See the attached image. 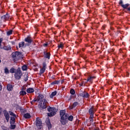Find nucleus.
I'll return each mask as SVG.
<instances>
[{"label": "nucleus", "mask_w": 130, "mask_h": 130, "mask_svg": "<svg viewBox=\"0 0 130 130\" xmlns=\"http://www.w3.org/2000/svg\"><path fill=\"white\" fill-rule=\"evenodd\" d=\"M78 105H79V103H78V102H74L72 105L70 106V109H73L76 106H78Z\"/></svg>", "instance_id": "2eb2a0df"}, {"label": "nucleus", "mask_w": 130, "mask_h": 130, "mask_svg": "<svg viewBox=\"0 0 130 130\" xmlns=\"http://www.w3.org/2000/svg\"><path fill=\"white\" fill-rule=\"evenodd\" d=\"M3 88L2 86V84L0 83V91H2V89Z\"/></svg>", "instance_id": "a19ab883"}, {"label": "nucleus", "mask_w": 130, "mask_h": 130, "mask_svg": "<svg viewBox=\"0 0 130 130\" xmlns=\"http://www.w3.org/2000/svg\"><path fill=\"white\" fill-rule=\"evenodd\" d=\"M11 127L10 128H11V129H15V128H16V125H13L12 124H11Z\"/></svg>", "instance_id": "4c0bfd02"}, {"label": "nucleus", "mask_w": 130, "mask_h": 130, "mask_svg": "<svg viewBox=\"0 0 130 130\" xmlns=\"http://www.w3.org/2000/svg\"><path fill=\"white\" fill-rule=\"evenodd\" d=\"M60 116V122L62 125H66V124L70 121H73L74 116L70 115L69 116V114L66 113V110H60L59 112Z\"/></svg>", "instance_id": "f257e3e1"}, {"label": "nucleus", "mask_w": 130, "mask_h": 130, "mask_svg": "<svg viewBox=\"0 0 130 130\" xmlns=\"http://www.w3.org/2000/svg\"><path fill=\"white\" fill-rule=\"evenodd\" d=\"M4 41V39L3 38H0V48H2V46L3 45H2V42Z\"/></svg>", "instance_id": "e433bc0d"}, {"label": "nucleus", "mask_w": 130, "mask_h": 130, "mask_svg": "<svg viewBox=\"0 0 130 130\" xmlns=\"http://www.w3.org/2000/svg\"><path fill=\"white\" fill-rule=\"evenodd\" d=\"M119 4L123 9H126L129 6V4H123V2H122V0H120L119 2Z\"/></svg>", "instance_id": "9d476101"}, {"label": "nucleus", "mask_w": 130, "mask_h": 130, "mask_svg": "<svg viewBox=\"0 0 130 130\" xmlns=\"http://www.w3.org/2000/svg\"><path fill=\"white\" fill-rule=\"evenodd\" d=\"M26 92L28 94H31V93H34V88H28L26 89Z\"/></svg>", "instance_id": "f3484780"}, {"label": "nucleus", "mask_w": 130, "mask_h": 130, "mask_svg": "<svg viewBox=\"0 0 130 130\" xmlns=\"http://www.w3.org/2000/svg\"><path fill=\"white\" fill-rule=\"evenodd\" d=\"M45 70H46V63L45 62H43V67L41 69L40 71V75H42V74H44Z\"/></svg>", "instance_id": "9b49d317"}, {"label": "nucleus", "mask_w": 130, "mask_h": 130, "mask_svg": "<svg viewBox=\"0 0 130 130\" xmlns=\"http://www.w3.org/2000/svg\"><path fill=\"white\" fill-rule=\"evenodd\" d=\"M24 45H25V42H21L19 43V48H22V47H24Z\"/></svg>", "instance_id": "a878e982"}, {"label": "nucleus", "mask_w": 130, "mask_h": 130, "mask_svg": "<svg viewBox=\"0 0 130 130\" xmlns=\"http://www.w3.org/2000/svg\"><path fill=\"white\" fill-rule=\"evenodd\" d=\"M15 71H16V69H15V68H11V69L10 70V72L11 74H14V73H15Z\"/></svg>", "instance_id": "f704fd0d"}, {"label": "nucleus", "mask_w": 130, "mask_h": 130, "mask_svg": "<svg viewBox=\"0 0 130 130\" xmlns=\"http://www.w3.org/2000/svg\"><path fill=\"white\" fill-rule=\"evenodd\" d=\"M46 122V124L48 126V128L49 129H50V128H51V127H52V125H51V123H50V121L49 120V119L47 120Z\"/></svg>", "instance_id": "6ab92c4d"}, {"label": "nucleus", "mask_w": 130, "mask_h": 130, "mask_svg": "<svg viewBox=\"0 0 130 130\" xmlns=\"http://www.w3.org/2000/svg\"><path fill=\"white\" fill-rule=\"evenodd\" d=\"M23 117L26 119L30 118L31 117V115H30L29 113H27L23 115Z\"/></svg>", "instance_id": "5701e85b"}, {"label": "nucleus", "mask_w": 130, "mask_h": 130, "mask_svg": "<svg viewBox=\"0 0 130 130\" xmlns=\"http://www.w3.org/2000/svg\"><path fill=\"white\" fill-rule=\"evenodd\" d=\"M24 41L29 44H31L32 43V38L31 37H27L25 39Z\"/></svg>", "instance_id": "4468645a"}, {"label": "nucleus", "mask_w": 130, "mask_h": 130, "mask_svg": "<svg viewBox=\"0 0 130 130\" xmlns=\"http://www.w3.org/2000/svg\"><path fill=\"white\" fill-rule=\"evenodd\" d=\"M4 114L7 122H9V120L10 119V115H9V113H8V111H7V110H4Z\"/></svg>", "instance_id": "f8f14e48"}, {"label": "nucleus", "mask_w": 130, "mask_h": 130, "mask_svg": "<svg viewBox=\"0 0 130 130\" xmlns=\"http://www.w3.org/2000/svg\"><path fill=\"white\" fill-rule=\"evenodd\" d=\"M48 45V44L47 43L43 44V46H44V47H47Z\"/></svg>", "instance_id": "ea45409f"}, {"label": "nucleus", "mask_w": 130, "mask_h": 130, "mask_svg": "<svg viewBox=\"0 0 130 130\" xmlns=\"http://www.w3.org/2000/svg\"><path fill=\"white\" fill-rule=\"evenodd\" d=\"M58 84H59V81H57V80H56V81H55L54 82H52L51 83V85H58Z\"/></svg>", "instance_id": "cd10ccee"}, {"label": "nucleus", "mask_w": 130, "mask_h": 130, "mask_svg": "<svg viewBox=\"0 0 130 130\" xmlns=\"http://www.w3.org/2000/svg\"><path fill=\"white\" fill-rule=\"evenodd\" d=\"M83 51H84L85 49H82Z\"/></svg>", "instance_id": "c03bdc74"}, {"label": "nucleus", "mask_w": 130, "mask_h": 130, "mask_svg": "<svg viewBox=\"0 0 130 130\" xmlns=\"http://www.w3.org/2000/svg\"><path fill=\"white\" fill-rule=\"evenodd\" d=\"M16 117H11L10 118V123L11 124H14L16 121Z\"/></svg>", "instance_id": "a211bd4d"}, {"label": "nucleus", "mask_w": 130, "mask_h": 130, "mask_svg": "<svg viewBox=\"0 0 130 130\" xmlns=\"http://www.w3.org/2000/svg\"><path fill=\"white\" fill-rule=\"evenodd\" d=\"M4 72H5V74H10V71H9V69H8V68H5Z\"/></svg>", "instance_id": "c85d7f7f"}, {"label": "nucleus", "mask_w": 130, "mask_h": 130, "mask_svg": "<svg viewBox=\"0 0 130 130\" xmlns=\"http://www.w3.org/2000/svg\"><path fill=\"white\" fill-rule=\"evenodd\" d=\"M56 94H57V92H56V91H53V92H52V93L50 95V98H52V99L53 98V97H54V96H55Z\"/></svg>", "instance_id": "b1692460"}, {"label": "nucleus", "mask_w": 130, "mask_h": 130, "mask_svg": "<svg viewBox=\"0 0 130 130\" xmlns=\"http://www.w3.org/2000/svg\"><path fill=\"white\" fill-rule=\"evenodd\" d=\"M76 79H77V78H75V80H76Z\"/></svg>", "instance_id": "de8ad7c7"}, {"label": "nucleus", "mask_w": 130, "mask_h": 130, "mask_svg": "<svg viewBox=\"0 0 130 130\" xmlns=\"http://www.w3.org/2000/svg\"><path fill=\"white\" fill-rule=\"evenodd\" d=\"M12 57L14 58L15 60H19V59H22L23 58V54L20 52H15L12 54Z\"/></svg>", "instance_id": "7ed1b4c3"}, {"label": "nucleus", "mask_w": 130, "mask_h": 130, "mask_svg": "<svg viewBox=\"0 0 130 130\" xmlns=\"http://www.w3.org/2000/svg\"><path fill=\"white\" fill-rule=\"evenodd\" d=\"M2 127L4 128V129H6V128L5 126H2Z\"/></svg>", "instance_id": "79ce46f5"}, {"label": "nucleus", "mask_w": 130, "mask_h": 130, "mask_svg": "<svg viewBox=\"0 0 130 130\" xmlns=\"http://www.w3.org/2000/svg\"><path fill=\"white\" fill-rule=\"evenodd\" d=\"M14 77L17 80H20V79H21V77H22V71H21V68H18L17 72L14 75Z\"/></svg>", "instance_id": "423d86ee"}, {"label": "nucleus", "mask_w": 130, "mask_h": 130, "mask_svg": "<svg viewBox=\"0 0 130 130\" xmlns=\"http://www.w3.org/2000/svg\"><path fill=\"white\" fill-rule=\"evenodd\" d=\"M94 130H99V128H96L94 129Z\"/></svg>", "instance_id": "37998d69"}, {"label": "nucleus", "mask_w": 130, "mask_h": 130, "mask_svg": "<svg viewBox=\"0 0 130 130\" xmlns=\"http://www.w3.org/2000/svg\"><path fill=\"white\" fill-rule=\"evenodd\" d=\"M25 90H26V86H23L22 88L21 91H25Z\"/></svg>", "instance_id": "58836bf2"}, {"label": "nucleus", "mask_w": 130, "mask_h": 130, "mask_svg": "<svg viewBox=\"0 0 130 130\" xmlns=\"http://www.w3.org/2000/svg\"><path fill=\"white\" fill-rule=\"evenodd\" d=\"M2 19L4 21L9 20V15L6 14L2 17Z\"/></svg>", "instance_id": "4be33fe9"}, {"label": "nucleus", "mask_w": 130, "mask_h": 130, "mask_svg": "<svg viewBox=\"0 0 130 130\" xmlns=\"http://www.w3.org/2000/svg\"><path fill=\"white\" fill-rule=\"evenodd\" d=\"M1 62H2V60H1V59H0V63H1Z\"/></svg>", "instance_id": "a18cd8bd"}, {"label": "nucleus", "mask_w": 130, "mask_h": 130, "mask_svg": "<svg viewBox=\"0 0 130 130\" xmlns=\"http://www.w3.org/2000/svg\"><path fill=\"white\" fill-rule=\"evenodd\" d=\"M14 88V86L10 84L7 85V90L8 91H12Z\"/></svg>", "instance_id": "412c9836"}, {"label": "nucleus", "mask_w": 130, "mask_h": 130, "mask_svg": "<svg viewBox=\"0 0 130 130\" xmlns=\"http://www.w3.org/2000/svg\"><path fill=\"white\" fill-rule=\"evenodd\" d=\"M81 86H83V83H81Z\"/></svg>", "instance_id": "49530a36"}, {"label": "nucleus", "mask_w": 130, "mask_h": 130, "mask_svg": "<svg viewBox=\"0 0 130 130\" xmlns=\"http://www.w3.org/2000/svg\"><path fill=\"white\" fill-rule=\"evenodd\" d=\"M2 48H0L1 49H4V50H10L11 49L10 47H8L7 46H1Z\"/></svg>", "instance_id": "aec40b11"}, {"label": "nucleus", "mask_w": 130, "mask_h": 130, "mask_svg": "<svg viewBox=\"0 0 130 130\" xmlns=\"http://www.w3.org/2000/svg\"><path fill=\"white\" fill-rule=\"evenodd\" d=\"M97 110L96 109H95L94 106H92L89 110L88 112L89 115H93L94 116V114L95 112H96V111Z\"/></svg>", "instance_id": "1a4fd4ad"}, {"label": "nucleus", "mask_w": 130, "mask_h": 130, "mask_svg": "<svg viewBox=\"0 0 130 130\" xmlns=\"http://www.w3.org/2000/svg\"><path fill=\"white\" fill-rule=\"evenodd\" d=\"M48 111H49V113H48V116L51 117L52 116H54L56 114V112H57V110L55 109V108H49L48 109Z\"/></svg>", "instance_id": "20e7f679"}, {"label": "nucleus", "mask_w": 130, "mask_h": 130, "mask_svg": "<svg viewBox=\"0 0 130 130\" xmlns=\"http://www.w3.org/2000/svg\"><path fill=\"white\" fill-rule=\"evenodd\" d=\"M22 71H27V66L24 65L22 67Z\"/></svg>", "instance_id": "c9c22d12"}, {"label": "nucleus", "mask_w": 130, "mask_h": 130, "mask_svg": "<svg viewBox=\"0 0 130 130\" xmlns=\"http://www.w3.org/2000/svg\"><path fill=\"white\" fill-rule=\"evenodd\" d=\"M45 57L49 59L50 58V53L47 52V51L44 52Z\"/></svg>", "instance_id": "dca6fc26"}, {"label": "nucleus", "mask_w": 130, "mask_h": 130, "mask_svg": "<svg viewBox=\"0 0 130 130\" xmlns=\"http://www.w3.org/2000/svg\"><path fill=\"white\" fill-rule=\"evenodd\" d=\"M19 94L21 96H24V95H26V94H27V92L24 90H21L20 91Z\"/></svg>", "instance_id": "bb28decb"}, {"label": "nucleus", "mask_w": 130, "mask_h": 130, "mask_svg": "<svg viewBox=\"0 0 130 130\" xmlns=\"http://www.w3.org/2000/svg\"><path fill=\"white\" fill-rule=\"evenodd\" d=\"M36 125L37 127L38 130L42 129V121L39 117H37L36 118Z\"/></svg>", "instance_id": "39448f33"}, {"label": "nucleus", "mask_w": 130, "mask_h": 130, "mask_svg": "<svg viewBox=\"0 0 130 130\" xmlns=\"http://www.w3.org/2000/svg\"><path fill=\"white\" fill-rule=\"evenodd\" d=\"M44 98V95H43V94H39V96L37 97V98L35 99L34 100H33L31 102V103H34L36 102V101H37V102H41V101H43V99Z\"/></svg>", "instance_id": "0eeeda50"}, {"label": "nucleus", "mask_w": 130, "mask_h": 130, "mask_svg": "<svg viewBox=\"0 0 130 130\" xmlns=\"http://www.w3.org/2000/svg\"><path fill=\"white\" fill-rule=\"evenodd\" d=\"M79 96L83 97V98H89V97H90V94L86 91H81L79 93Z\"/></svg>", "instance_id": "6e6552de"}, {"label": "nucleus", "mask_w": 130, "mask_h": 130, "mask_svg": "<svg viewBox=\"0 0 130 130\" xmlns=\"http://www.w3.org/2000/svg\"><path fill=\"white\" fill-rule=\"evenodd\" d=\"M12 34H13V30H10L7 32V35L8 36H10V35H12Z\"/></svg>", "instance_id": "7c9ffc66"}, {"label": "nucleus", "mask_w": 130, "mask_h": 130, "mask_svg": "<svg viewBox=\"0 0 130 130\" xmlns=\"http://www.w3.org/2000/svg\"><path fill=\"white\" fill-rule=\"evenodd\" d=\"M94 79H96V77L95 76H88L87 77V82H89L90 84L93 83V80Z\"/></svg>", "instance_id": "ddd939ff"}, {"label": "nucleus", "mask_w": 130, "mask_h": 130, "mask_svg": "<svg viewBox=\"0 0 130 130\" xmlns=\"http://www.w3.org/2000/svg\"><path fill=\"white\" fill-rule=\"evenodd\" d=\"M58 48H63V44L62 43H60V44L58 45Z\"/></svg>", "instance_id": "72a5a7b5"}, {"label": "nucleus", "mask_w": 130, "mask_h": 130, "mask_svg": "<svg viewBox=\"0 0 130 130\" xmlns=\"http://www.w3.org/2000/svg\"><path fill=\"white\" fill-rule=\"evenodd\" d=\"M9 113L11 116H13L12 117H17V115H16V114H14L13 112L10 111Z\"/></svg>", "instance_id": "c756f323"}, {"label": "nucleus", "mask_w": 130, "mask_h": 130, "mask_svg": "<svg viewBox=\"0 0 130 130\" xmlns=\"http://www.w3.org/2000/svg\"><path fill=\"white\" fill-rule=\"evenodd\" d=\"M24 81H25V82H27V81H28V74L24 75Z\"/></svg>", "instance_id": "473e14b6"}, {"label": "nucleus", "mask_w": 130, "mask_h": 130, "mask_svg": "<svg viewBox=\"0 0 130 130\" xmlns=\"http://www.w3.org/2000/svg\"><path fill=\"white\" fill-rule=\"evenodd\" d=\"M47 105H48V102L46 99H44L43 101L39 102V106L40 109H46Z\"/></svg>", "instance_id": "f03ea898"}, {"label": "nucleus", "mask_w": 130, "mask_h": 130, "mask_svg": "<svg viewBox=\"0 0 130 130\" xmlns=\"http://www.w3.org/2000/svg\"><path fill=\"white\" fill-rule=\"evenodd\" d=\"M75 93H76V91H75V89H71L70 90V94H71L72 95H75Z\"/></svg>", "instance_id": "2f4dec72"}, {"label": "nucleus", "mask_w": 130, "mask_h": 130, "mask_svg": "<svg viewBox=\"0 0 130 130\" xmlns=\"http://www.w3.org/2000/svg\"><path fill=\"white\" fill-rule=\"evenodd\" d=\"M89 121H90V123H92V122H93V121H94V116H93L92 115H90Z\"/></svg>", "instance_id": "393cba45"}]
</instances>
